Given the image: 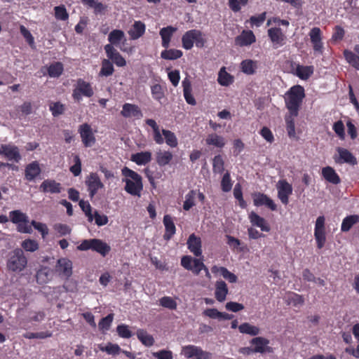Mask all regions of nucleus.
Returning a JSON list of instances; mask_svg holds the SVG:
<instances>
[{
  "instance_id": "1",
  "label": "nucleus",
  "mask_w": 359,
  "mask_h": 359,
  "mask_svg": "<svg viewBox=\"0 0 359 359\" xmlns=\"http://www.w3.org/2000/svg\"><path fill=\"white\" fill-rule=\"evenodd\" d=\"M122 174L126 177L123 179V182L126 183L125 191L132 196L140 197L143 189L142 177L127 167L122 169Z\"/></svg>"
},
{
  "instance_id": "2",
  "label": "nucleus",
  "mask_w": 359,
  "mask_h": 359,
  "mask_svg": "<svg viewBox=\"0 0 359 359\" xmlns=\"http://www.w3.org/2000/svg\"><path fill=\"white\" fill-rule=\"evenodd\" d=\"M286 107L292 116H297L302 100L305 96L304 89L301 86L292 87L286 94Z\"/></svg>"
},
{
  "instance_id": "3",
  "label": "nucleus",
  "mask_w": 359,
  "mask_h": 359,
  "mask_svg": "<svg viewBox=\"0 0 359 359\" xmlns=\"http://www.w3.org/2000/svg\"><path fill=\"white\" fill-rule=\"evenodd\" d=\"M27 264V259L23 250L20 248H16L10 253L6 266L9 271L19 273L24 270Z\"/></svg>"
},
{
  "instance_id": "4",
  "label": "nucleus",
  "mask_w": 359,
  "mask_h": 359,
  "mask_svg": "<svg viewBox=\"0 0 359 359\" xmlns=\"http://www.w3.org/2000/svg\"><path fill=\"white\" fill-rule=\"evenodd\" d=\"M77 249L81 251L92 250L105 257L111 250V247L100 239L92 238L82 241L81 243L77 246Z\"/></svg>"
},
{
  "instance_id": "5",
  "label": "nucleus",
  "mask_w": 359,
  "mask_h": 359,
  "mask_svg": "<svg viewBox=\"0 0 359 359\" xmlns=\"http://www.w3.org/2000/svg\"><path fill=\"white\" fill-rule=\"evenodd\" d=\"M82 95L90 97L93 95V90L89 83L79 79L77 81L76 88L73 90L72 96L74 100L79 101Z\"/></svg>"
},
{
  "instance_id": "6",
  "label": "nucleus",
  "mask_w": 359,
  "mask_h": 359,
  "mask_svg": "<svg viewBox=\"0 0 359 359\" xmlns=\"http://www.w3.org/2000/svg\"><path fill=\"white\" fill-rule=\"evenodd\" d=\"M79 133L86 147H90L95 143V137L89 124L86 123L79 126Z\"/></svg>"
},
{
  "instance_id": "7",
  "label": "nucleus",
  "mask_w": 359,
  "mask_h": 359,
  "mask_svg": "<svg viewBox=\"0 0 359 359\" xmlns=\"http://www.w3.org/2000/svg\"><path fill=\"white\" fill-rule=\"evenodd\" d=\"M278 197L280 201L287 205L289 202L288 197L292 193V187L285 180H280L277 184Z\"/></svg>"
},
{
  "instance_id": "8",
  "label": "nucleus",
  "mask_w": 359,
  "mask_h": 359,
  "mask_svg": "<svg viewBox=\"0 0 359 359\" xmlns=\"http://www.w3.org/2000/svg\"><path fill=\"white\" fill-rule=\"evenodd\" d=\"M250 344L255 345L254 351L255 353H273V349L272 347L269 346V340L262 337H257L251 339Z\"/></svg>"
},
{
  "instance_id": "9",
  "label": "nucleus",
  "mask_w": 359,
  "mask_h": 359,
  "mask_svg": "<svg viewBox=\"0 0 359 359\" xmlns=\"http://www.w3.org/2000/svg\"><path fill=\"white\" fill-rule=\"evenodd\" d=\"M86 184L88 186L90 198H93L97 193V190L102 188L104 186L97 174L94 172L90 173L87 177Z\"/></svg>"
},
{
  "instance_id": "10",
  "label": "nucleus",
  "mask_w": 359,
  "mask_h": 359,
  "mask_svg": "<svg viewBox=\"0 0 359 359\" xmlns=\"http://www.w3.org/2000/svg\"><path fill=\"white\" fill-rule=\"evenodd\" d=\"M337 151L339 153V157L334 158L337 163H346L352 165L357 164L356 158L346 149L337 147Z\"/></svg>"
},
{
  "instance_id": "11",
  "label": "nucleus",
  "mask_w": 359,
  "mask_h": 359,
  "mask_svg": "<svg viewBox=\"0 0 359 359\" xmlns=\"http://www.w3.org/2000/svg\"><path fill=\"white\" fill-rule=\"evenodd\" d=\"M0 154L4 155L10 161L13 160L15 162H18L21 158L19 149L15 146L1 145L0 147Z\"/></svg>"
},
{
  "instance_id": "12",
  "label": "nucleus",
  "mask_w": 359,
  "mask_h": 359,
  "mask_svg": "<svg viewBox=\"0 0 359 359\" xmlns=\"http://www.w3.org/2000/svg\"><path fill=\"white\" fill-rule=\"evenodd\" d=\"M253 202L256 206L266 205L271 210H276V205L273 200L264 194L256 193L253 194Z\"/></svg>"
},
{
  "instance_id": "13",
  "label": "nucleus",
  "mask_w": 359,
  "mask_h": 359,
  "mask_svg": "<svg viewBox=\"0 0 359 359\" xmlns=\"http://www.w3.org/2000/svg\"><path fill=\"white\" fill-rule=\"evenodd\" d=\"M39 189L43 193L59 194L61 192L62 187L54 180H46L40 185Z\"/></svg>"
},
{
  "instance_id": "14",
  "label": "nucleus",
  "mask_w": 359,
  "mask_h": 359,
  "mask_svg": "<svg viewBox=\"0 0 359 359\" xmlns=\"http://www.w3.org/2000/svg\"><path fill=\"white\" fill-rule=\"evenodd\" d=\"M121 114L126 118L130 117H142V113L137 105L126 103L123 105V109L121 111Z\"/></svg>"
},
{
  "instance_id": "15",
  "label": "nucleus",
  "mask_w": 359,
  "mask_h": 359,
  "mask_svg": "<svg viewBox=\"0 0 359 359\" xmlns=\"http://www.w3.org/2000/svg\"><path fill=\"white\" fill-rule=\"evenodd\" d=\"M188 248L196 257L201 256L202 254L201 250V240L197 237L194 233L189 236L187 243Z\"/></svg>"
},
{
  "instance_id": "16",
  "label": "nucleus",
  "mask_w": 359,
  "mask_h": 359,
  "mask_svg": "<svg viewBox=\"0 0 359 359\" xmlns=\"http://www.w3.org/2000/svg\"><path fill=\"white\" fill-rule=\"evenodd\" d=\"M255 41V36L252 31H243V32L236 37L235 43L239 46H246Z\"/></svg>"
},
{
  "instance_id": "17",
  "label": "nucleus",
  "mask_w": 359,
  "mask_h": 359,
  "mask_svg": "<svg viewBox=\"0 0 359 359\" xmlns=\"http://www.w3.org/2000/svg\"><path fill=\"white\" fill-rule=\"evenodd\" d=\"M56 269L57 271L69 278L72 274V263L67 259H60L57 260Z\"/></svg>"
},
{
  "instance_id": "18",
  "label": "nucleus",
  "mask_w": 359,
  "mask_h": 359,
  "mask_svg": "<svg viewBox=\"0 0 359 359\" xmlns=\"http://www.w3.org/2000/svg\"><path fill=\"white\" fill-rule=\"evenodd\" d=\"M229 290L226 283L224 280H217L215 283V296L219 302H223L226 299Z\"/></svg>"
},
{
  "instance_id": "19",
  "label": "nucleus",
  "mask_w": 359,
  "mask_h": 359,
  "mask_svg": "<svg viewBox=\"0 0 359 359\" xmlns=\"http://www.w3.org/2000/svg\"><path fill=\"white\" fill-rule=\"evenodd\" d=\"M355 53L345 50L344 55L346 61L354 68L359 70V46L354 48Z\"/></svg>"
},
{
  "instance_id": "20",
  "label": "nucleus",
  "mask_w": 359,
  "mask_h": 359,
  "mask_svg": "<svg viewBox=\"0 0 359 359\" xmlns=\"http://www.w3.org/2000/svg\"><path fill=\"white\" fill-rule=\"evenodd\" d=\"M177 31V28L172 26H168L163 27L160 30V35L162 39V46L165 48H168L170 45V41L173 34Z\"/></svg>"
},
{
  "instance_id": "21",
  "label": "nucleus",
  "mask_w": 359,
  "mask_h": 359,
  "mask_svg": "<svg viewBox=\"0 0 359 359\" xmlns=\"http://www.w3.org/2000/svg\"><path fill=\"white\" fill-rule=\"evenodd\" d=\"M41 168L37 161H34L28 164L25 168V178L29 181H32L40 173Z\"/></svg>"
},
{
  "instance_id": "22",
  "label": "nucleus",
  "mask_w": 359,
  "mask_h": 359,
  "mask_svg": "<svg viewBox=\"0 0 359 359\" xmlns=\"http://www.w3.org/2000/svg\"><path fill=\"white\" fill-rule=\"evenodd\" d=\"M145 32V25L141 21H135L130 29L128 31V34L131 39L135 40L142 36Z\"/></svg>"
},
{
  "instance_id": "23",
  "label": "nucleus",
  "mask_w": 359,
  "mask_h": 359,
  "mask_svg": "<svg viewBox=\"0 0 359 359\" xmlns=\"http://www.w3.org/2000/svg\"><path fill=\"white\" fill-rule=\"evenodd\" d=\"M322 175L327 182L333 184H338L341 182L339 175L332 167L327 166L323 168Z\"/></svg>"
},
{
  "instance_id": "24",
  "label": "nucleus",
  "mask_w": 359,
  "mask_h": 359,
  "mask_svg": "<svg viewBox=\"0 0 359 359\" xmlns=\"http://www.w3.org/2000/svg\"><path fill=\"white\" fill-rule=\"evenodd\" d=\"M163 224L165 227V233L163 237L165 240H169L175 233V226L170 215H166L163 217Z\"/></svg>"
},
{
  "instance_id": "25",
  "label": "nucleus",
  "mask_w": 359,
  "mask_h": 359,
  "mask_svg": "<svg viewBox=\"0 0 359 359\" xmlns=\"http://www.w3.org/2000/svg\"><path fill=\"white\" fill-rule=\"evenodd\" d=\"M249 218L252 225L259 227L262 231L266 232L270 231V228L266 224L265 219L259 216L257 213L252 212L250 214Z\"/></svg>"
},
{
  "instance_id": "26",
  "label": "nucleus",
  "mask_w": 359,
  "mask_h": 359,
  "mask_svg": "<svg viewBox=\"0 0 359 359\" xmlns=\"http://www.w3.org/2000/svg\"><path fill=\"white\" fill-rule=\"evenodd\" d=\"M197 29H191L184 33L182 38V46L186 50H190L194 46V36Z\"/></svg>"
},
{
  "instance_id": "27",
  "label": "nucleus",
  "mask_w": 359,
  "mask_h": 359,
  "mask_svg": "<svg viewBox=\"0 0 359 359\" xmlns=\"http://www.w3.org/2000/svg\"><path fill=\"white\" fill-rule=\"evenodd\" d=\"M151 160V153L150 151H142L131 156V161L135 162L137 165H145Z\"/></svg>"
},
{
  "instance_id": "28",
  "label": "nucleus",
  "mask_w": 359,
  "mask_h": 359,
  "mask_svg": "<svg viewBox=\"0 0 359 359\" xmlns=\"http://www.w3.org/2000/svg\"><path fill=\"white\" fill-rule=\"evenodd\" d=\"M172 154L168 151H162L161 150H159L156 154V163L160 166H165L169 164L170 161L172 159Z\"/></svg>"
},
{
  "instance_id": "29",
  "label": "nucleus",
  "mask_w": 359,
  "mask_h": 359,
  "mask_svg": "<svg viewBox=\"0 0 359 359\" xmlns=\"http://www.w3.org/2000/svg\"><path fill=\"white\" fill-rule=\"evenodd\" d=\"M218 83L222 86H228L233 82V76L226 71L224 67H222L218 74Z\"/></svg>"
},
{
  "instance_id": "30",
  "label": "nucleus",
  "mask_w": 359,
  "mask_h": 359,
  "mask_svg": "<svg viewBox=\"0 0 359 359\" xmlns=\"http://www.w3.org/2000/svg\"><path fill=\"white\" fill-rule=\"evenodd\" d=\"M268 35L273 43L280 44L285 39V36L280 28L273 27L268 30Z\"/></svg>"
},
{
  "instance_id": "31",
  "label": "nucleus",
  "mask_w": 359,
  "mask_h": 359,
  "mask_svg": "<svg viewBox=\"0 0 359 359\" xmlns=\"http://www.w3.org/2000/svg\"><path fill=\"white\" fill-rule=\"evenodd\" d=\"M184 96L187 102L191 105H195L196 102L191 95V82L188 79H184L182 81Z\"/></svg>"
},
{
  "instance_id": "32",
  "label": "nucleus",
  "mask_w": 359,
  "mask_h": 359,
  "mask_svg": "<svg viewBox=\"0 0 359 359\" xmlns=\"http://www.w3.org/2000/svg\"><path fill=\"white\" fill-rule=\"evenodd\" d=\"M240 332L247 334L250 336H257L259 334L260 330L258 327L252 325L248 323H244L238 326Z\"/></svg>"
},
{
  "instance_id": "33",
  "label": "nucleus",
  "mask_w": 359,
  "mask_h": 359,
  "mask_svg": "<svg viewBox=\"0 0 359 359\" xmlns=\"http://www.w3.org/2000/svg\"><path fill=\"white\" fill-rule=\"evenodd\" d=\"M257 67V62L252 60H245L241 63L242 72L248 75L254 74Z\"/></svg>"
},
{
  "instance_id": "34",
  "label": "nucleus",
  "mask_w": 359,
  "mask_h": 359,
  "mask_svg": "<svg viewBox=\"0 0 359 359\" xmlns=\"http://www.w3.org/2000/svg\"><path fill=\"white\" fill-rule=\"evenodd\" d=\"M137 337L138 339L145 346H151L154 343V337L149 334L147 331L144 330H138L137 331Z\"/></svg>"
},
{
  "instance_id": "35",
  "label": "nucleus",
  "mask_w": 359,
  "mask_h": 359,
  "mask_svg": "<svg viewBox=\"0 0 359 359\" xmlns=\"http://www.w3.org/2000/svg\"><path fill=\"white\" fill-rule=\"evenodd\" d=\"M359 222V216L356 215H350L343 219L341 224V231L344 232L348 231L351 228Z\"/></svg>"
},
{
  "instance_id": "36",
  "label": "nucleus",
  "mask_w": 359,
  "mask_h": 359,
  "mask_svg": "<svg viewBox=\"0 0 359 359\" xmlns=\"http://www.w3.org/2000/svg\"><path fill=\"white\" fill-rule=\"evenodd\" d=\"M11 220L15 224L29 223L28 217L20 210H13L10 213Z\"/></svg>"
},
{
  "instance_id": "37",
  "label": "nucleus",
  "mask_w": 359,
  "mask_h": 359,
  "mask_svg": "<svg viewBox=\"0 0 359 359\" xmlns=\"http://www.w3.org/2000/svg\"><path fill=\"white\" fill-rule=\"evenodd\" d=\"M182 56V52L180 50L169 49L161 52V57L165 60H176Z\"/></svg>"
},
{
  "instance_id": "38",
  "label": "nucleus",
  "mask_w": 359,
  "mask_h": 359,
  "mask_svg": "<svg viewBox=\"0 0 359 359\" xmlns=\"http://www.w3.org/2000/svg\"><path fill=\"white\" fill-rule=\"evenodd\" d=\"M205 141L207 144L217 147H223L225 144L224 138L217 134L209 135Z\"/></svg>"
},
{
  "instance_id": "39",
  "label": "nucleus",
  "mask_w": 359,
  "mask_h": 359,
  "mask_svg": "<svg viewBox=\"0 0 359 359\" xmlns=\"http://www.w3.org/2000/svg\"><path fill=\"white\" fill-rule=\"evenodd\" d=\"M312 74V67L300 65L297 67L296 74L302 79H307Z\"/></svg>"
},
{
  "instance_id": "40",
  "label": "nucleus",
  "mask_w": 359,
  "mask_h": 359,
  "mask_svg": "<svg viewBox=\"0 0 359 359\" xmlns=\"http://www.w3.org/2000/svg\"><path fill=\"white\" fill-rule=\"evenodd\" d=\"M63 72V65L61 62H55L50 65L48 69V75L50 77H58Z\"/></svg>"
},
{
  "instance_id": "41",
  "label": "nucleus",
  "mask_w": 359,
  "mask_h": 359,
  "mask_svg": "<svg viewBox=\"0 0 359 359\" xmlns=\"http://www.w3.org/2000/svg\"><path fill=\"white\" fill-rule=\"evenodd\" d=\"M112 63L108 59H104L102 62V68L100 72V76H109L114 72Z\"/></svg>"
},
{
  "instance_id": "42",
  "label": "nucleus",
  "mask_w": 359,
  "mask_h": 359,
  "mask_svg": "<svg viewBox=\"0 0 359 359\" xmlns=\"http://www.w3.org/2000/svg\"><path fill=\"white\" fill-rule=\"evenodd\" d=\"M124 37V32L119 29H114L111 31L108 36V40L111 45L118 44Z\"/></svg>"
},
{
  "instance_id": "43",
  "label": "nucleus",
  "mask_w": 359,
  "mask_h": 359,
  "mask_svg": "<svg viewBox=\"0 0 359 359\" xmlns=\"http://www.w3.org/2000/svg\"><path fill=\"white\" fill-rule=\"evenodd\" d=\"M162 133L165 137V142L168 145L171 147L177 146V140L174 133L168 130L163 129Z\"/></svg>"
},
{
  "instance_id": "44",
  "label": "nucleus",
  "mask_w": 359,
  "mask_h": 359,
  "mask_svg": "<svg viewBox=\"0 0 359 359\" xmlns=\"http://www.w3.org/2000/svg\"><path fill=\"white\" fill-rule=\"evenodd\" d=\"M224 162L220 155H217L213 158L212 170L215 173H222L224 170Z\"/></svg>"
},
{
  "instance_id": "45",
  "label": "nucleus",
  "mask_w": 359,
  "mask_h": 359,
  "mask_svg": "<svg viewBox=\"0 0 359 359\" xmlns=\"http://www.w3.org/2000/svg\"><path fill=\"white\" fill-rule=\"evenodd\" d=\"M293 117L294 116H292L290 114L285 117L286 129L290 137H295V126Z\"/></svg>"
},
{
  "instance_id": "46",
  "label": "nucleus",
  "mask_w": 359,
  "mask_h": 359,
  "mask_svg": "<svg viewBox=\"0 0 359 359\" xmlns=\"http://www.w3.org/2000/svg\"><path fill=\"white\" fill-rule=\"evenodd\" d=\"M79 206L88 217V222H91L93 220V215L92 214V208L88 201L81 200L79 201Z\"/></svg>"
},
{
  "instance_id": "47",
  "label": "nucleus",
  "mask_w": 359,
  "mask_h": 359,
  "mask_svg": "<svg viewBox=\"0 0 359 359\" xmlns=\"http://www.w3.org/2000/svg\"><path fill=\"white\" fill-rule=\"evenodd\" d=\"M159 304L163 307L175 310L177 309L176 302L170 297H163L159 299Z\"/></svg>"
},
{
  "instance_id": "48",
  "label": "nucleus",
  "mask_w": 359,
  "mask_h": 359,
  "mask_svg": "<svg viewBox=\"0 0 359 359\" xmlns=\"http://www.w3.org/2000/svg\"><path fill=\"white\" fill-rule=\"evenodd\" d=\"M196 191L191 190L186 195V199L184 202L183 208L185 210H189L194 205V198Z\"/></svg>"
},
{
  "instance_id": "49",
  "label": "nucleus",
  "mask_w": 359,
  "mask_h": 359,
  "mask_svg": "<svg viewBox=\"0 0 359 359\" xmlns=\"http://www.w3.org/2000/svg\"><path fill=\"white\" fill-rule=\"evenodd\" d=\"M100 349L102 351H105L108 354L113 355H118L121 351V348L118 344L108 343L106 346H101Z\"/></svg>"
},
{
  "instance_id": "50",
  "label": "nucleus",
  "mask_w": 359,
  "mask_h": 359,
  "mask_svg": "<svg viewBox=\"0 0 359 359\" xmlns=\"http://www.w3.org/2000/svg\"><path fill=\"white\" fill-rule=\"evenodd\" d=\"M21 246L23 249L28 252H34L39 248L36 241L32 239H27L22 241Z\"/></svg>"
},
{
  "instance_id": "51",
  "label": "nucleus",
  "mask_w": 359,
  "mask_h": 359,
  "mask_svg": "<svg viewBox=\"0 0 359 359\" xmlns=\"http://www.w3.org/2000/svg\"><path fill=\"white\" fill-rule=\"evenodd\" d=\"M114 319V314L109 313L106 317L101 319L99 323V327L102 330H108L110 328L111 324Z\"/></svg>"
},
{
  "instance_id": "52",
  "label": "nucleus",
  "mask_w": 359,
  "mask_h": 359,
  "mask_svg": "<svg viewBox=\"0 0 359 359\" xmlns=\"http://www.w3.org/2000/svg\"><path fill=\"white\" fill-rule=\"evenodd\" d=\"M221 187H222V191L224 192H229V191H231V187H232V184H231V178H230V174L229 172H226L224 175V176L222 179V181H221Z\"/></svg>"
},
{
  "instance_id": "53",
  "label": "nucleus",
  "mask_w": 359,
  "mask_h": 359,
  "mask_svg": "<svg viewBox=\"0 0 359 359\" xmlns=\"http://www.w3.org/2000/svg\"><path fill=\"white\" fill-rule=\"evenodd\" d=\"M54 10L55 15L57 19L61 20H66L68 19L69 14L64 6H55Z\"/></svg>"
},
{
  "instance_id": "54",
  "label": "nucleus",
  "mask_w": 359,
  "mask_h": 359,
  "mask_svg": "<svg viewBox=\"0 0 359 359\" xmlns=\"http://www.w3.org/2000/svg\"><path fill=\"white\" fill-rule=\"evenodd\" d=\"M74 165L70 167V171L74 176H79L81 172V161L78 155L74 156Z\"/></svg>"
},
{
  "instance_id": "55",
  "label": "nucleus",
  "mask_w": 359,
  "mask_h": 359,
  "mask_svg": "<svg viewBox=\"0 0 359 359\" xmlns=\"http://www.w3.org/2000/svg\"><path fill=\"white\" fill-rule=\"evenodd\" d=\"M52 334L47 332H27L23 337L27 339H45L51 337Z\"/></svg>"
},
{
  "instance_id": "56",
  "label": "nucleus",
  "mask_w": 359,
  "mask_h": 359,
  "mask_svg": "<svg viewBox=\"0 0 359 359\" xmlns=\"http://www.w3.org/2000/svg\"><path fill=\"white\" fill-rule=\"evenodd\" d=\"M20 33L24 36L27 42L29 44L30 46H34V39L30 32L23 25H21L20 27Z\"/></svg>"
},
{
  "instance_id": "57",
  "label": "nucleus",
  "mask_w": 359,
  "mask_h": 359,
  "mask_svg": "<svg viewBox=\"0 0 359 359\" xmlns=\"http://www.w3.org/2000/svg\"><path fill=\"white\" fill-rule=\"evenodd\" d=\"M93 219H95V224L100 226H104L108 223V217L105 215H100L97 210L94 212Z\"/></svg>"
},
{
  "instance_id": "58",
  "label": "nucleus",
  "mask_w": 359,
  "mask_h": 359,
  "mask_svg": "<svg viewBox=\"0 0 359 359\" xmlns=\"http://www.w3.org/2000/svg\"><path fill=\"white\" fill-rule=\"evenodd\" d=\"M116 331L121 337L128 339L132 336V332L129 330L128 326L126 325H119L116 327Z\"/></svg>"
},
{
  "instance_id": "59",
  "label": "nucleus",
  "mask_w": 359,
  "mask_h": 359,
  "mask_svg": "<svg viewBox=\"0 0 359 359\" xmlns=\"http://www.w3.org/2000/svg\"><path fill=\"white\" fill-rule=\"evenodd\" d=\"M315 238L318 248H322L325 243V231H315Z\"/></svg>"
},
{
  "instance_id": "60",
  "label": "nucleus",
  "mask_w": 359,
  "mask_h": 359,
  "mask_svg": "<svg viewBox=\"0 0 359 359\" xmlns=\"http://www.w3.org/2000/svg\"><path fill=\"white\" fill-rule=\"evenodd\" d=\"M333 130L340 139L344 140L345 138L344 126L341 121H338L334 123Z\"/></svg>"
},
{
  "instance_id": "61",
  "label": "nucleus",
  "mask_w": 359,
  "mask_h": 359,
  "mask_svg": "<svg viewBox=\"0 0 359 359\" xmlns=\"http://www.w3.org/2000/svg\"><path fill=\"white\" fill-rule=\"evenodd\" d=\"M31 224L34 227V229H36L39 232H41V233L42 235V237L43 238L46 237V235L48 234V229L47 226L45 224H43V223H41V222H36L34 220H33L31 222Z\"/></svg>"
},
{
  "instance_id": "62",
  "label": "nucleus",
  "mask_w": 359,
  "mask_h": 359,
  "mask_svg": "<svg viewBox=\"0 0 359 359\" xmlns=\"http://www.w3.org/2000/svg\"><path fill=\"white\" fill-rule=\"evenodd\" d=\"M221 275L230 283H236L238 280L237 276L225 267H222Z\"/></svg>"
},
{
  "instance_id": "63",
  "label": "nucleus",
  "mask_w": 359,
  "mask_h": 359,
  "mask_svg": "<svg viewBox=\"0 0 359 359\" xmlns=\"http://www.w3.org/2000/svg\"><path fill=\"white\" fill-rule=\"evenodd\" d=\"M225 308L228 311L238 312L243 310L244 309V306L243 304L238 302H229L226 304Z\"/></svg>"
},
{
  "instance_id": "64",
  "label": "nucleus",
  "mask_w": 359,
  "mask_h": 359,
  "mask_svg": "<svg viewBox=\"0 0 359 359\" xmlns=\"http://www.w3.org/2000/svg\"><path fill=\"white\" fill-rule=\"evenodd\" d=\"M153 355L157 359H172V353L170 351L161 350L153 353Z\"/></svg>"
}]
</instances>
